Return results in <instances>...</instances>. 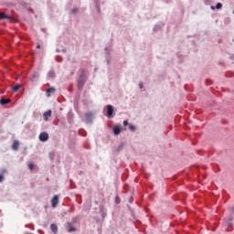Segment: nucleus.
<instances>
[{
	"label": "nucleus",
	"mask_w": 234,
	"mask_h": 234,
	"mask_svg": "<svg viewBox=\"0 0 234 234\" xmlns=\"http://www.w3.org/2000/svg\"><path fill=\"white\" fill-rule=\"evenodd\" d=\"M112 114H114V108L112 105H108L107 106V116L108 118H112Z\"/></svg>",
	"instance_id": "1"
},
{
	"label": "nucleus",
	"mask_w": 234,
	"mask_h": 234,
	"mask_svg": "<svg viewBox=\"0 0 234 234\" xmlns=\"http://www.w3.org/2000/svg\"><path fill=\"white\" fill-rule=\"evenodd\" d=\"M40 142H47L48 140V133L46 132H43L38 136Z\"/></svg>",
	"instance_id": "2"
},
{
	"label": "nucleus",
	"mask_w": 234,
	"mask_h": 234,
	"mask_svg": "<svg viewBox=\"0 0 234 234\" xmlns=\"http://www.w3.org/2000/svg\"><path fill=\"white\" fill-rule=\"evenodd\" d=\"M85 81H87V79H80L78 80V89L81 90L83 89V85H85Z\"/></svg>",
	"instance_id": "3"
},
{
	"label": "nucleus",
	"mask_w": 234,
	"mask_h": 234,
	"mask_svg": "<svg viewBox=\"0 0 234 234\" xmlns=\"http://www.w3.org/2000/svg\"><path fill=\"white\" fill-rule=\"evenodd\" d=\"M58 202H59V197L58 196H54L53 198L51 199L52 207H56Z\"/></svg>",
	"instance_id": "4"
},
{
	"label": "nucleus",
	"mask_w": 234,
	"mask_h": 234,
	"mask_svg": "<svg viewBox=\"0 0 234 234\" xmlns=\"http://www.w3.org/2000/svg\"><path fill=\"white\" fill-rule=\"evenodd\" d=\"M67 230L69 231V233H73L74 231H76V228L72 227V223L68 222L67 223Z\"/></svg>",
	"instance_id": "5"
},
{
	"label": "nucleus",
	"mask_w": 234,
	"mask_h": 234,
	"mask_svg": "<svg viewBox=\"0 0 234 234\" xmlns=\"http://www.w3.org/2000/svg\"><path fill=\"white\" fill-rule=\"evenodd\" d=\"M43 116H44V120L47 122L48 120V118H50V116H52V111L48 110V111L45 112Z\"/></svg>",
	"instance_id": "6"
},
{
	"label": "nucleus",
	"mask_w": 234,
	"mask_h": 234,
	"mask_svg": "<svg viewBox=\"0 0 234 234\" xmlns=\"http://www.w3.org/2000/svg\"><path fill=\"white\" fill-rule=\"evenodd\" d=\"M13 151H17L19 149V141L15 140L12 145Z\"/></svg>",
	"instance_id": "7"
},
{
	"label": "nucleus",
	"mask_w": 234,
	"mask_h": 234,
	"mask_svg": "<svg viewBox=\"0 0 234 234\" xmlns=\"http://www.w3.org/2000/svg\"><path fill=\"white\" fill-rule=\"evenodd\" d=\"M86 116V120L88 123H92V113L91 112H88L85 114Z\"/></svg>",
	"instance_id": "8"
},
{
	"label": "nucleus",
	"mask_w": 234,
	"mask_h": 234,
	"mask_svg": "<svg viewBox=\"0 0 234 234\" xmlns=\"http://www.w3.org/2000/svg\"><path fill=\"white\" fill-rule=\"evenodd\" d=\"M50 229H51V231H53V233L58 234V225L51 224Z\"/></svg>",
	"instance_id": "9"
},
{
	"label": "nucleus",
	"mask_w": 234,
	"mask_h": 234,
	"mask_svg": "<svg viewBox=\"0 0 234 234\" xmlns=\"http://www.w3.org/2000/svg\"><path fill=\"white\" fill-rule=\"evenodd\" d=\"M10 99H1L0 103L1 105H7V103H10Z\"/></svg>",
	"instance_id": "10"
},
{
	"label": "nucleus",
	"mask_w": 234,
	"mask_h": 234,
	"mask_svg": "<svg viewBox=\"0 0 234 234\" xmlns=\"http://www.w3.org/2000/svg\"><path fill=\"white\" fill-rule=\"evenodd\" d=\"M0 19H11V17L5 13H0Z\"/></svg>",
	"instance_id": "11"
},
{
	"label": "nucleus",
	"mask_w": 234,
	"mask_h": 234,
	"mask_svg": "<svg viewBox=\"0 0 234 234\" xmlns=\"http://www.w3.org/2000/svg\"><path fill=\"white\" fill-rule=\"evenodd\" d=\"M79 78H80V79H82V80H87L86 79V75H85V69H80V77Z\"/></svg>",
	"instance_id": "12"
},
{
	"label": "nucleus",
	"mask_w": 234,
	"mask_h": 234,
	"mask_svg": "<svg viewBox=\"0 0 234 234\" xmlns=\"http://www.w3.org/2000/svg\"><path fill=\"white\" fill-rule=\"evenodd\" d=\"M37 76H39V74H37V72L32 73V75L30 77V81H34V80H36V78H37Z\"/></svg>",
	"instance_id": "13"
},
{
	"label": "nucleus",
	"mask_w": 234,
	"mask_h": 234,
	"mask_svg": "<svg viewBox=\"0 0 234 234\" xmlns=\"http://www.w3.org/2000/svg\"><path fill=\"white\" fill-rule=\"evenodd\" d=\"M19 89H21V84H16L15 87L12 88V90L14 92H17V90H19Z\"/></svg>",
	"instance_id": "14"
},
{
	"label": "nucleus",
	"mask_w": 234,
	"mask_h": 234,
	"mask_svg": "<svg viewBox=\"0 0 234 234\" xmlns=\"http://www.w3.org/2000/svg\"><path fill=\"white\" fill-rule=\"evenodd\" d=\"M46 92H47L48 94L56 92V88H54V87L48 88V89L46 90Z\"/></svg>",
	"instance_id": "15"
},
{
	"label": "nucleus",
	"mask_w": 234,
	"mask_h": 234,
	"mask_svg": "<svg viewBox=\"0 0 234 234\" xmlns=\"http://www.w3.org/2000/svg\"><path fill=\"white\" fill-rule=\"evenodd\" d=\"M48 78H55L56 77V72H54V71H49L48 73Z\"/></svg>",
	"instance_id": "16"
},
{
	"label": "nucleus",
	"mask_w": 234,
	"mask_h": 234,
	"mask_svg": "<svg viewBox=\"0 0 234 234\" xmlns=\"http://www.w3.org/2000/svg\"><path fill=\"white\" fill-rule=\"evenodd\" d=\"M113 133H114V134H119L121 133L120 128L119 127H114L113 128Z\"/></svg>",
	"instance_id": "17"
},
{
	"label": "nucleus",
	"mask_w": 234,
	"mask_h": 234,
	"mask_svg": "<svg viewBox=\"0 0 234 234\" xmlns=\"http://www.w3.org/2000/svg\"><path fill=\"white\" fill-rule=\"evenodd\" d=\"M216 8H217V10H220V8H222V4L218 3V4L216 5Z\"/></svg>",
	"instance_id": "18"
},
{
	"label": "nucleus",
	"mask_w": 234,
	"mask_h": 234,
	"mask_svg": "<svg viewBox=\"0 0 234 234\" xmlns=\"http://www.w3.org/2000/svg\"><path fill=\"white\" fill-rule=\"evenodd\" d=\"M129 129H130V131H135L136 127H134L133 124H130Z\"/></svg>",
	"instance_id": "19"
},
{
	"label": "nucleus",
	"mask_w": 234,
	"mask_h": 234,
	"mask_svg": "<svg viewBox=\"0 0 234 234\" xmlns=\"http://www.w3.org/2000/svg\"><path fill=\"white\" fill-rule=\"evenodd\" d=\"M28 168L32 171V169H34V164L29 163L28 164Z\"/></svg>",
	"instance_id": "20"
},
{
	"label": "nucleus",
	"mask_w": 234,
	"mask_h": 234,
	"mask_svg": "<svg viewBox=\"0 0 234 234\" xmlns=\"http://www.w3.org/2000/svg\"><path fill=\"white\" fill-rule=\"evenodd\" d=\"M71 12H72V14H76V12H78V8H73V9L71 10Z\"/></svg>",
	"instance_id": "21"
},
{
	"label": "nucleus",
	"mask_w": 234,
	"mask_h": 234,
	"mask_svg": "<svg viewBox=\"0 0 234 234\" xmlns=\"http://www.w3.org/2000/svg\"><path fill=\"white\" fill-rule=\"evenodd\" d=\"M123 125L125 127V126L129 125V122L127 121H123Z\"/></svg>",
	"instance_id": "22"
},
{
	"label": "nucleus",
	"mask_w": 234,
	"mask_h": 234,
	"mask_svg": "<svg viewBox=\"0 0 234 234\" xmlns=\"http://www.w3.org/2000/svg\"><path fill=\"white\" fill-rule=\"evenodd\" d=\"M139 88L144 89V83H139Z\"/></svg>",
	"instance_id": "23"
},
{
	"label": "nucleus",
	"mask_w": 234,
	"mask_h": 234,
	"mask_svg": "<svg viewBox=\"0 0 234 234\" xmlns=\"http://www.w3.org/2000/svg\"><path fill=\"white\" fill-rule=\"evenodd\" d=\"M4 176L3 175H0V182L3 180Z\"/></svg>",
	"instance_id": "24"
},
{
	"label": "nucleus",
	"mask_w": 234,
	"mask_h": 234,
	"mask_svg": "<svg viewBox=\"0 0 234 234\" xmlns=\"http://www.w3.org/2000/svg\"><path fill=\"white\" fill-rule=\"evenodd\" d=\"M37 48H41V46L39 44H37Z\"/></svg>",
	"instance_id": "25"
},
{
	"label": "nucleus",
	"mask_w": 234,
	"mask_h": 234,
	"mask_svg": "<svg viewBox=\"0 0 234 234\" xmlns=\"http://www.w3.org/2000/svg\"><path fill=\"white\" fill-rule=\"evenodd\" d=\"M229 226H231V223H229Z\"/></svg>",
	"instance_id": "26"
}]
</instances>
